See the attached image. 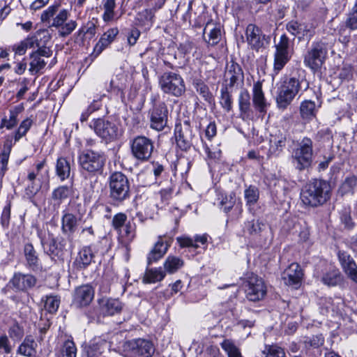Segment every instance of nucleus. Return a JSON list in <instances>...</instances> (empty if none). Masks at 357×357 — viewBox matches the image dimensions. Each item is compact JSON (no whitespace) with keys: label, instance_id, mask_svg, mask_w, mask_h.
Instances as JSON below:
<instances>
[{"label":"nucleus","instance_id":"nucleus-1","mask_svg":"<svg viewBox=\"0 0 357 357\" xmlns=\"http://www.w3.org/2000/svg\"><path fill=\"white\" fill-rule=\"evenodd\" d=\"M59 8L60 4L58 3L50 6L41 13L40 20L43 23L49 24L50 27L59 29L60 36L66 37L76 29L77 24L73 20L67 22L70 15L69 10Z\"/></svg>","mask_w":357,"mask_h":357},{"label":"nucleus","instance_id":"nucleus-2","mask_svg":"<svg viewBox=\"0 0 357 357\" xmlns=\"http://www.w3.org/2000/svg\"><path fill=\"white\" fill-rule=\"evenodd\" d=\"M331 190L328 182L315 179L303 187L301 192V200L307 206L317 207L330 199Z\"/></svg>","mask_w":357,"mask_h":357},{"label":"nucleus","instance_id":"nucleus-3","mask_svg":"<svg viewBox=\"0 0 357 357\" xmlns=\"http://www.w3.org/2000/svg\"><path fill=\"white\" fill-rule=\"evenodd\" d=\"M89 127L105 143L114 142L122 135V130L117 123L103 118L93 119Z\"/></svg>","mask_w":357,"mask_h":357},{"label":"nucleus","instance_id":"nucleus-4","mask_svg":"<svg viewBox=\"0 0 357 357\" xmlns=\"http://www.w3.org/2000/svg\"><path fill=\"white\" fill-rule=\"evenodd\" d=\"M331 45L325 40L313 43L304 57V63L314 71L321 69L325 63Z\"/></svg>","mask_w":357,"mask_h":357},{"label":"nucleus","instance_id":"nucleus-5","mask_svg":"<svg viewBox=\"0 0 357 357\" xmlns=\"http://www.w3.org/2000/svg\"><path fill=\"white\" fill-rule=\"evenodd\" d=\"M303 82L291 77L286 79L278 87L276 103L279 109H285L301 89Z\"/></svg>","mask_w":357,"mask_h":357},{"label":"nucleus","instance_id":"nucleus-6","mask_svg":"<svg viewBox=\"0 0 357 357\" xmlns=\"http://www.w3.org/2000/svg\"><path fill=\"white\" fill-rule=\"evenodd\" d=\"M294 43L286 34H282L278 42L275 40L273 70L278 73L290 61L294 52Z\"/></svg>","mask_w":357,"mask_h":357},{"label":"nucleus","instance_id":"nucleus-7","mask_svg":"<svg viewBox=\"0 0 357 357\" xmlns=\"http://www.w3.org/2000/svg\"><path fill=\"white\" fill-rule=\"evenodd\" d=\"M313 143L311 139L305 137L298 147L294 150L292 162L295 168L299 171L304 170L311 166L312 162Z\"/></svg>","mask_w":357,"mask_h":357},{"label":"nucleus","instance_id":"nucleus-8","mask_svg":"<svg viewBox=\"0 0 357 357\" xmlns=\"http://www.w3.org/2000/svg\"><path fill=\"white\" fill-rule=\"evenodd\" d=\"M161 90L167 94L179 97L185 91L183 79L177 73L165 72L159 78Z\"/></svg>","mask_w":357,"mask_h":357},{"label":"nucleus","instance_id":"nucleus-9","mask_svg":"<svg viewBox=\"0 0 357 357\" xmlns=\"http://www.w3.org/2000/svg\"><path fill=\"white\" fill-rule=\"evenodd\" d=\"M111 198L122 202L130 197V183L128 178L121 172H116L109 177Z\"/></svg>","mask_w":357,"mask_h":357},{"label":"nucleus","instance_id":"nucleus-10","mask_svg":"<svg viewBox=\"0 0 357 357\" xmlns=\"http://www.w3.org/2000/svg\"><path fill=\"white\" fill-rule=\"evenodd\" d=\"M79 162L84 170L90 173L97 172L104 167L105 157L102 153L87 150L79 155Z\"/></svg>","mask_w":357,"mask_h":357},{"label":"nucleus","instance_id":"nucleus-11","mask_svg":"<svg viewBox=\"0 0 357 357\" xmlns=\"http://www.w3.org/2000/svg\"><path fill=\"white\" fill-rule=\"evenodd\" d=\"M131 153L135 158L141 162L148 161L153 151L152 140L144 136H137L130 144Z\"/></svg>","mask_w":357,"mask_h":357},{"label":"nucleus","instance_id":"nucleus-12","mask_svg":"<svg viewBox=\"0 0 357 357\" xmlns=\"http://www.w3.org/2000/svg\"><path fill=\"white\" fill-rule=\"evenodd\" d=\"M245 291L246 298L249 301L255 302L265 297L267 289L262 278L252 274L247 278Z\"/></svg>","mask_w":357,"mask_h":357},{"label":"nucleus","instance_id":"nucleus-13","mask_svg":"<svg viewBox=\"0 0 357 357\" xmlns=\"http://www.w3.org/2000/svg\"><path fill=\"white\" fill-rule=\"evenodd\" d=\"M287 31L298 40H310L314 34V27L310 23L291 20L286 24Z\"/></svg>","mask_w":357,"mask_h":357},{"label":"nucleus","instance_id":"nucleus-14","mask_svg":"<svg viewBox=\"0 0 357 357\" xmlns=\"http://www.w3.org/2000/svg\"><path fill=\"white\" fill-rule=\"evenodd\" d=\"M95 291L89 284L76 287L73 294L72 304L77 308L89 305L94 298Z\"/></svg>","mask_w":357,"mask_h":357},{"label":"nucleus","instance_id":"nucleus-15","mask_svg":"<svg viewBox=\"0 0 357 357\" xmlns=\"http://www.w3.org/2000/svg\"><path fill=\"white\" fill-rule=\"evenodd\" d=\"M131 357H151L155 352L152 342L145 339H137L130 343Z\"/></svg>","mask_w":357,"mask_h":357},{"label":"nucleus","instance_id":"nucleus-16","mask_svg":"<svg viewBox=\"0 0 357 357\" xmlns=\"http://www.w3.org/2000/svg\"><path fill=\"white\" fill-rule=\"evenodd\" d=\"M52 54L51 49L36 50L30 54L29 71L31 75H36L43 70L47 64L45 58H50Z\"/></svg>","mask_w":357,"mask_h":357},{"label":"nucleus","instance_id":"nucleus-17","mask_svg":"<svg viewBox=\"0 0 357 357\" xmlns=\"http://www.w3.org/2000/svg\"><path fill=\"white\" fill-rule=\"evenodd\" d=\"M151 128L160 131L164 129L167 122V109L164 103L155 105L150 113Z\"/></svg>","mask_w":357,"mask_h":357},{"label":"nucleus","instance_id":"nucleus-18","mask_svg":"<svg viewBox=\"0 0 357 357\" xmlns=\"http://www.w3.org/2000/svg\"><path fill=\"white\" fill-rule=\"evenodd\" d=\"M303 276V273L300 265L292 263L283 272L282 278L285 284L297 289L301 284Z\"/></svg>","mask_w":357,"mask_h":357},{"label":"nucleus","instance_id":"nucleus-19","mask_svg":"<svg viewBox=\"0 0 357 357\" xmlns=\"http://www.w3.org/2000/svg\"><path fill=\"white\" fill-rule=\"evenodd\" d=\"M192 132L190 125L185 123L184 126H176L175 128V138L177 146L182 151H188L192 146Z\"/></svg>","mask_w":357,"mask_h":357},{"label":"nucleus","instance_id":"nucleus-20","mask_svg":"<svg viewBox=\"0 0 357 357\" xmlns=\"http://www.w3.org/2000/svg\"><path fill=\"white\" fill-rule=\"evenodd\" d=\"M337 256L345 274L350 280L357 283V265L354 259L344 251H339Z\"/></svg>","mask_w":357,"mask_h":357},{"label":"nucleus","instance_id":"nucleus-21","mask_svg":"<svg viewBox=\"0 0 357 357\" xmlns=\"http://www.w3.org/2000/svg\"><path fill=\"white\" fill-rule=\"evenodd\" d=\"M220 23L213 20L208 21L204 29V36L206 42L211 46L217 45L221 38Z\"/></svg>","mask_w":357,"mask_h":357},{"label":"nucleus","instance_id":"nucleus-22","mask_svg":"<svg viewBox=\"0 0 357 357\" xmlns=\"http://www.w3.org/2000/svg\"><path fill=\"white\" fill-rule=\"evenodd\" d=\"M38 236L40 239V243L44 249L45 252L52 259L56 257H59L62 255L65 244L63 241H58L54 238H51L49 242L45 241L43 237L42 232H38Z\"/></svg>","mask_w":357,"mask_h":357},{"label":"nucleus","instance_id":"nucleus-23","mask_svg":"<svg viewBox=\"0 0 357 357\" xmlns=\"http://www.w3.org/2000/svg\"><path fill=\"white\" fill-rule=\"evenodd\" d=\"M36 278L31 274L15 273L10 284L19 291H26L33 287L36 284Z\"/></svg>","mask_w":357,"mask_h":357},{"label":"nucleus","instance_id":"nucleus-24","mask_svg":"<svg viewBox=\"0 0 357 357\" xmlns=\"http://www.w3.org/2000/svg\"><path fill=\"white\" fill-rule=\"evenodd\" d=\"M73 193V189L72 186L60 185L52 192L50 198V204L54 208H59L61 204L67 200Z\"/></svg>","mask_w":357,"mask_h":357},{"label":"nucleus","instance_id":"nucleus-25","mask_svg":"<svg viewBox=\"0 0 357 357\" xmlns=\"http://www.w3.org/2000/svg\"><path fill=\"white\" fill-rule=\"evenodd\" d=\"M170 243L171 240L164 241L163 237L162 236H159L157 242L155 243L153 249L148 255L147 259L149 264L161 259L167 252L168 248L170 246Z\"/></svg>","mask_w":357,"mask_h":357},{"label":"nucleus","instance_id":"nucleus-26","mask_svg":"<svg viewBox=\"0 0 357 357\" xmlns=\"http://www.w3.org/2000/svg\"><path fill=\"white\" fill-rule=\"evenodd\" d=\"M252 103L259 113L264 114L266 112L268 103L262 90V84L260 82H257L253 84Z\"/></svg>","mask_w":357,"mask_h":357},{"label":"nucleus","instance_id":"nucleus-27","mask_svg":"<svg viewBox=\"0 0 357 357\" xmlns=\"http://www.w3.org/2000/svg\"><path fill=\"white\" fill-rule=\"evenodd\" d=\"M24 255L26 261V266L33 271H38L42 269V265L38 255L33 245L27 243L24 246Z\"/></svg>","mask_w":357,"mask_h":357},{"label":"nucleus","instance_id":"nucleus-28","mask_svg":"<svg viewBox=\"0 0 357 357\" xmlns=\"http://www.w3.org/2000/svg\"><path fill=\"white\" fill-rule=\"evenodd\" d=\"M98 303L104 316H112L122 310V304L118 299L102 298L98 300Z\"/></svg>","mask_w":357,"mask_h":357},{"label":"nucleus","instance_id":"nucleus-29","mask_svg":"<svg viewBox=\"0 0 357 357\" xmlns=\"http://www.w3.org/2000/svg\"><path fill=\"white\" fill-rule=\"evenodd\" d=\"M30 40L32 48L37 47V50H43V49H50L47 46L50 41L51 36L46 29H40L37 31L32 36L28 37Z\"/></svg>","mask_w":357,"mask_h":357},{"label":"nucleus","instance_id":"nucleus-30","mask_svg":"<svg viewBox=\"0 0 357 357\" xmlns=\"http://www.w3.org/2000/svg\"><path fill=\"white\" fill-rule=\"evenodd\" d=\"M118 33L119 29L116 27L109 29L106 32H105L94 47V54H96L97 56L99 55L114 41Z\"/></svg>","mask_w":357,"mask_h":357},{"label":"nucleus","instance_id":"nucleus-31","mask_svg":"<svg viewBox=\"0 0 357 357\" xmlns=\"http://www.w3.org/2000/svg\"><path fill=\"white\" fill-rule=\"evenodd\" d=\"M246 38L248 44L252 49H259L262 46L261 31L255 24H249L245 31Z\"/></svg>","mask_w":357,"mask_h":357},{"label":"nucleus","instance_id":"nucleus-32","mask_svg":"<svg viewBox=\"0 0 357 357\" xmlns=\"http://www.w3.org/2000/svg\"><path fill=\"white\" fill-rule=\"evenodd\" d=\"M107 347L105 340L100 337L93 338L86 349L87 357H99Z\"/></svg>","mask_w":357,"mask_h":357},{"label":"nucleus","instance_id":"nucleus-33","mask_svg":"<svg viewBox=\"0 0 357 357\" xmlns=\"http://www.w3.org/2000/svg\"><path fill=\"white\" fill-rule=\"evenodd\" d=\"M243 70L238 63H233L229 66L225 74V82L229 83L226 86L232 87L240 79H243Z\"/></svg>","mask_w":357,"mask_h":357},{"label":"nucleus","instance_id":"nucleus-34","mask_svg":"<svg viewBox=\"0 0 357 357\" xmlns=\"http://www.w3.org/2000/svg\"><path fill=\"white\" fill-rule=\"evenodd\" d=\"M78 218L75 213L63 212L61 218V229L65 234H73L77 226Z\"/></svg>","mask_w":357,"mask_h":357},{"label":"nucleus","instance_id":"nucleus-35","mask_svg":"<svg viewBox=\"0 0 357 357\" xmlns=\"http://www.w3.org/2000/svg\"><path fill=\"white\" fill-rule=\"evenodd\" d=\"M286 140V136L282 134L271 136L269 141L268 156L278 155L285 146Z\"/></svg>","mask_w":357,"mask_h":357},{"label":"nucleus","instance_id":"nucleus-36","mask_svg":"<svg viewBox=\"0 0 357 357\" xmlns=\"http://www.w3.org/2000/svg\"><path fill=\"white\" fill-rule=\"evenodd\" d=\"M36 347L37 344L34 338L29 335L24 338V341L18 347L17 353L24 356L31 357L36 355Z\"/></svg>","mask_w":357,"mask_h":357},{"label":"nucleus","instance_id":"nucleus-37","mask_svg":"<svg viewBox=\"0 0 357 357\" xmlns=\"http://www.w3.org/2000/svg\"><path fill=\"white\" fill-rule=\"evenodd\" d=\"M93 257L91 248L84 247L79 252L75 263L79 268H85L91 263Z\"/></svg>","mask_w":357,"mask_h":357},{"label":"nucleus","instance_id":"nucleus-38","mask_svg":"<svg viewBox=\"0 0 357 357\" xmlns=\"http://www.w3.org/2000/svg\"><path fill=\"white\" fill-rule=\"evenodd\" d=\"M318 107L315 102L305 100L301 102L300 105V114L303 119L310 121L316 116Z\"/></svg>","mask_w":357,"mask_h":357},{"label":"nucleus","instance_id":"nucleus-39","mask_svg":"<svg viewBox=\"0 0 357 357\" xmlns=\"http://www.w3.org/2000/svg\"><path fill=\"white\" fill-rule=\"evenodd\" d=\"M23 109L22 106H16L10 110L9 119L4 117L1 121L0 128H6L7 130L13 129L18 122V115Z\"/></svg>","mask_w":357,"mask_h":357},{"label":"nucleus","instance_id":"nucleus-40","mask_svg":"<svg viewBox=\"0 0 357 357\" xmlns=\"http://www.w3.org/2000/svg\"><path fill=\"white\" fill-rule=\"evenodd\" d=\"M56 174L61 181L70 176V165L65 158H58L56 164Z\"/></svg>","mask_w":357,"mask_h":357},{"label":"nucleus","instance_id":"nucleus-41","mask_svg":"<svg viewBox=\"0 0 357 357\" xmlns=\"http://www.w3.org/2000/svg\"><path fill=\"white\" fill-rule=\"evenodd\" d=\"M342 280V277L340 271L335 268H330L321 278L323 283L328 286H336Z\"/></svg>","mask_w":357,"mask_h":357},{"label":"nucleus","instance_id":"nucleus-42","mask_svg":"<svg viewBox=\"0 0 357 357\" xmlns=\"http://www.w3.org/2000/svg\"><path fill=\"white\" fill-rule=\"evenodd\" d=\"M184 265L183 260L176 256L169 255L164 262L165 270L172 274L178 271Z\"/></svg>","mask_w":357,"mask_h":357},{"label":"nucleus","instance_id":"nucleus-43","mask_svg":"<svg viewBox=\"0 0 357 357\" xmlns=\"http://www.w3.org/2000/svg\"><path fill=\"white\" fill-rule=\"evenodd\" d=\"M165 273L161 268L147 269L144 273L142 281L144 283H155L160 282L165 277Z\"/></svg>","mask_w":357,"mask_h":357},{"label":"nucleus","instance_id":"nucleus-44","mask_svg":"<svg viewBox=\"0 0 357 357\" xmlns=\"http://www.w3.org/2000/svg\"><path fill=\"white\" fill-rule=\"evenodd\" d=\"M116 0H102V5L104 10L102 20L105 22H111L114 19Z\"/></svg>","mask_w":357,"mask_h":357},{"label":"nucleus","instance_id":"nucleus-45","mask_svg":"<svg viewBox=\"0 0 357 357\" xmlns=\"http://www.w3.org/2000/svg\"><path fill=\"white\" fill-rule=\"evenodd\" d=\"M220 104L226 112H229L233 107V100L227 86H223L220 90Z\"/></svg>","mask_w":357,"mask_h":357},{"label":"nucleus","instance_id":"nucleus-46","mask_svg":"<svg viewBox=\"0 0 357 357\" xmlns=\"http://www.w3.org/2000/svg\"><path fill=\"white\" fill-rule=\"evenodd\" d=\"M121 234V237L125 239L123 241V244L127 252H129L130 250V243L134 240L135 238V228L131 225L130 222H128L125 225V227L123 229V232H119Z\"/></svg>","mask_w":357,"mask_h":357},{"label":"nucleus","instance_id":"nucleus-47","mask_svg":"<svg viewBox=\"0 0 357 357\" xmlns=\"http://www.w3.org/2000/svg\"><path fill=\"white\" fill-rule=\"evenodd\" d=\"M32 124L33 121L30 118H26L21 122L20 126L14 133L13 137L15 142L13 144L26 135L32 126Z\"/></svg>","mask_w":357,"mask_h":357},{"label":"nucleus","instance_id":"nucleus-48","mask_svg":"<svg viewBox=\"0 0 357 357\" xmlns=\"http://www.w3.org/2000/svg\"><path fill=\"white\" fill-rule=\"evenodd\" d=\"M238 106L241 114H247L250 109V96L248 90L243 89L238 97Z\"/></svg>","mask_w":357,"mask_h":357},{"label":"nucleus","instance_id":"nucleus-49","mask_svg":"<svg viewBox=\"0 0 357 357\" xmlns=\"http://www.w3.org/2000/svg\"><path fill=\"white\" fill-rule=\"evenodd\" d=\"M357 186V177L350 176L345 178L340 187L339 191L343 195L347 193H354V188Z\"/></svg>","mask_w":357,"mask_h":357},{"label":"nucleus","instance_id":"nucleus-50","mask_svg":"<svg viewBox=\"0 0 357 357\" xmlns=\"http://www.w3.org/2000/svg\"><path fill=\"white\" fill-rule=\"evenodd\" d=\"M244 197L248 206H251L255 205L259 197L258 188L253 185L249 186V188L245 190Z\"/></svg>","mask_w":357,"mask_h":357},{"label":"nucleus","instance_id":"nucleus-51","mask_svg":"<svg viewBox=\"0 0 357 357\" xmlns=\"http://www.w3.org/2000/svg\"><path fill=\"white\" fill-rule=\"evenodd\" d=\"M77 347L73 340H67L64 342L59 357H76Z\"/></svg>","mask_w":357,"mask_h":357},{"label":"nucleus","instance_id":"nucleus-52","mask_svg":"<svg viewBox=\"0 0 357 357\" xmlns=\"http://www.w3.org/2000/svg\"><path fill=\"white\" fill-rule=\"evenodd\" d=\"M265 227L259 220H252L245 223V229L251 235L259 234Z\"/></svg>","mask_w":357,"mask_h":357},{"label":"nucleus","instance_id":"nucleus-53","mask_svg":"<svg viewBox=\"0 0 357 357\" xmlns=\"http://www.w3.org/2000/svg\"><path fill=\"white\" fill-rule=\"evenodd\" d=\"M45 301V309L50 313H54L57 311L60 305V298L58 296H47Z\"/></svg>","mask_w":357,"mask_h":357},{"label":"nucleus","instance_id":"nucleus-54","mask_svg":"<svg viewBox=\"0 0 357 357\" xmlns=\"http://www.w3.org/2000/svg\"><path fill=\"white\" fill-rule=\"evenodd\" d=\"M265 357H285L284 349L275 344L266 345L263 351Z\"/></svg>","mask_w":357,"mask_h":357},{"label":"nucleus","instance_id":"nucleus-55","mask_svg":"<svg viewBox=\"0 0 357 357\" xmlns=\"http://www.w3.org/2000/svg\"><path fill=\"white\" fill-rule=\"evenodd\" d=\"M222 348L227 352L228 357H242L238 349L229 340H224L221 344Z\"/></svg>","mask_w":357,"mask_h":357},{"label":"nucleus","instance_id":"nucleus-56","mask_svg":"<svg viewBox=\"0 0 357 357\" xmlns=\"http://www.w3.org/2000/svg\"><path fill=\"white\" fill-rule=\"evenodd\" d=\"M154 17V11L151 9H145L137 15V20L144 26H151Z\"/></svg>","mask_w":357,"mask_h":357},{"label":"nucleus","instance_id":"nucleus-57","mask_svg":"<svg viewBox=\"0 0 357 357\" xmlns=\"http://www.w3.org/2000/svg\"><path fill=\"white\" fill-rule=\"evenodd\" d=\"M346 26L351 30L357 29V0L348 14Z\"/></svg>","mask_w":357,"mask_h":357},{"label":"nucleus","instance_id":"nucleus-58","mask_svg":"<svg viewBox=\"0 0 357 357\" xmlns=\"http://www.w3.org/2000/svg\"><path fill=\"white\" fill-rule=\"evenodd\" d=\"M195 84L197 92L202 96L206 101L211 102L213 98V96L210 92L208 86L200 81L197 82Z\"/></svg>","mask_w":357,"mask_h":357},{"label":"nucleus","instance_id":"nucleus-59","mask_svg":"<svg viewBox=\"0 0 357 357\" xmlns=\"http://www.w3.org/2000/svg\"><path fill=\"white\" fill-rule=\"evenodd\" d=\"M30 40L27 37L24 40H22L20 43L14 45L12 47V50L16 54L18 55H24L28 49L32 48Z\"/></svg>","mask_w":357,"mask_h":357},{"label":"nucleus","instance_id":"nucleus-60","mask_svg":"<svg viewBox=\"0 0 357 357\" xmlns=\"http://www.w3.org/2000/svg\"><path fill=\"white\" fill-rule=\"evenodd\" d=\"M127 215L123 213L116 214L112 219V226L118 232H122V227L126 225Z\"/></svg>","mask_w":357,"mask_h":357},{"label":"nucleus","instance_id":"nucleus-61","mask_svg":"<svg viewBox=\"0 0 357 357\" xmlns=\"http://www.w3.org/2000/svg\"><path fill=\"white\" fill-rule=\"evenodd\" d=\"M13 146V143L12 140L7 138L3 145V149L1 153L0 154V163H4L8 165L10 153Z\"/></svg>","mask_w":357,"mask_h":357},{"label":"nucleus","instance_id":"nucleus-62","mask_svg":"<svg viewBox=\"0 0 357 357\" xmlns=\"http://www.w3.org/2000/svg\"><path fill=\"white\" fill-rule=\"evenodd\" d=\"M324 342V338L321 335H314L311 337H307L304 344L305 347H313L318 348L323 345Z\"/></svg>","mask_w":357,"mask_h":357},{"label":"nucleus","instance_id":"nucleus-63","mask_svg":"<svg viewBox=\"0 0 357 357\" xmlns=\"http://www.w3.org/2000/svg\"><path fill=\"white\" fill-rule=\"evenodd\" d=\"M235 204V195L222 196L220 205L225 213L229 212Z\"/></svg>","mask_w":357,"mask_h":357},{"label":"nucleus","instance_id":"nucleus-64","mask_svg":"<svg viewBox=\"0 0 357 357\" xmlns=\"http://www.w3.org/2000/svg\"><path fill=\"white\" fill-rule=\"evenodd\" d=\"M8 334L13 340H20L24 335V329L17 323H15L9 328Z\"/></svg>","mask_w":357,"mask_h":357}]
</instances>
